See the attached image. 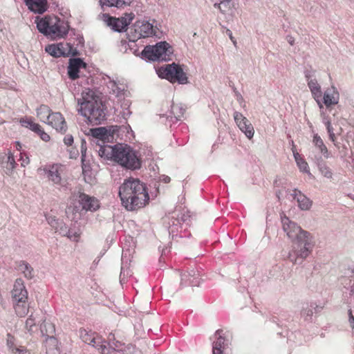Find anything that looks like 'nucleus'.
I'll use <instances>...</instances> for the list:
<instances>
[{
    "label": "nucleus",
    "instance_id": "6e6d98bb",
    "mask_svg": "<svg viewBox=\"0 0 354 354\" xmlns=\"http://www.w3.org/2000/svg\"><path fill=\"white\" fill-rule=\"evenodd\" d=\"M86 150H84L83 146L82 147V161L84 163L85 158Z\"/></svg>",
    "mask_w": 354,
    "mask_h": 354
},
{
    "label": "nucleus",
    "instance_id": "4468645a",
    "mask_svg": "<svg viewBox=\"0 0 354 354\" xmlns=\"http://www.w3.org/2000/svg\"><path fill=\"white\" fill-rule=\"evenodd\" d=\"M37 115L39 120L45 123H52V120H55L63 121L60 113H50V109L46 105H41L37 109Z\"/></svg>",
    "mask_w": 354,
    "mask_h": 354
},
{
    "label": "nucleus",
    "instance_id": "1a4fd4ad",
    "mask_svg": "<svg viewBox=\"0 0 354 354\" xmlns=\"http://www.w3.org/2000/svg\"><path fill=\"white\" fill-rule=\"evenodd\" d=\"M307 238L308 236L302 237L296 240L297 242L295 243L294 250L289 253V257L292 261H296L298 258L304 259L311 253L312 246Z\"/></svg>",
    "mask_w": 354,
    "mask_h": 354
},
{
    "label": "nucleus",
    "instance_id": "37998d69",
    "mask_svg": "<svg viewBox=\"0 0 354 354\" xmlns=\"http://www.w3.org/2000/svg\"><path fill=\"white\" fill-rule=\"evenodd\" d=\"M80 236V233L77 231H74L71 229L68 230V233L66 234V236L68 237L71 241H77Z\"/></svg>",
    "mask_w": 354,
    "mask_h": 354
},
{
    "label": "nucleus",
    "instance_id": "a18cd8bd",
    "mask_svg": "<svg viewBox=\"0 0 354 354\" xmlns=\"http://www.w3.org/2000/svg\"><path fill=\"white\" fill-rule=\"evenodd\" d=\"M13 354H30V353L25 349L24 347L20 346L12 349Z\"/></svg>",
    "mask_w": 354,
    "mask_h": 354
},
{
    "label": "nucleus",
    "instance_id": "473e14b6",
    "mask_svg": "<svg viewBox=\"0 0 354 354\" xmlns=\"http://www.w3.org/2000/svg\"><path fill=\"white\" fill-rule=\"evenodd\" d=\"M62 119L63 121H59L57 120H52V123H47L48 124L50 125L53 128H54L55 130L61 132H65L67 126L65 121L64 118L62 115Z\"/></svg>",
    "mask_w": 354,
    "mask_h": 354
},
{
    "label": "nucleus",
    "instance_id": "a211bd4d",
    "mask_svg": "<svg viewBox=\"0 0 354 354\" xmlns=\"http://www.w3.org/2000/svg\"><path fill=\"white\" fill-rule=\"evenodd\" d=\"M86 64L80 58H71L68 66V75L71 80L79 77V70L86 68Z\"/></svg>",
    "mask_w": 354,
    "mask_h": 354
},
{
    "label": "nucleus",
    "instance_id": "8fccbe9b",
    "mask_svg": "<svg viewBox=\"0 0 354 354\" xmlns=\"http://www.w3.org/2000/svg\"><path fill=\"white\" fill-rule=\"evenodd\" d=\"M38 134L40 136L41 138L45 142H47L50 140L49 135L45 133L42 129L40 130V132H39Z\"/></svg>",
    "mask_w": 354,
    "mask_h": 354
},
{
    "label": "nucleus",
    "instance_id": "58836bf2",
    "mask_svg": "<svg viewBox=\"0 0 354 354\" xmlns=\"http://www.w3.org/2000/svg\"><path fill=\"white\" fill-rule=\"evenodd\" d=\"M26 329L30 333H33L36 329V322L35 317L33 315H30V317L26 319L25 324Z\"/></svg>",
    "mask_w": 354,
    "mask_h": 354
},
{
    "label": "nucleus",
    "instance_id": "c85d7f7f",
    "mask_svg": "<svg viewBox=\"0 0 354 354\" xmlns=\"http://www.w3.org/2000/svg\"><path fill=\"white\" fill-rule=\"evenodd\" d=\"M219 3H215L214 6L218 8L223 14H228L234 7L232 0H219Z\"/></svg>",
    "mask_w": 354,
    "mask_h": 354
},
{
    "label": "nucleus",
    "instance_id": "f03ea898",
    "mask_svg": "<svg viewBox=\"0 0 354 354\" xmlns=\"http://www.w3.org/2000/svg\"><path fill=\"white\" fill-rule=\"evenodd\" d=\"M99 156L104 160H113L130 169L140 168V162L135 151L128 145L118 144L113 146L97 143Z\"/></svg>",
    "mask_w": 354,
    "mask_h": 354
},
{
    "label": "nucleus",
    "instance_id": "680f3d73",
    "mask_svg": "<svg viewBox=\"0 0 354 354\" xmlns=\"http://www.w3.org/2000/svg\"><path fill=\"white\" fill-rule=\"evenodd\" d=\"M162 180H163L165 183H169V182H170V178H169V177H168V176H165V177H164V178L162 179Z\"/></svg>",
    "mask_w": 354,
    "mask_h": 354
},
{
    "label": "nucleus",
    "instance_id": "ddd939ff",
    "mask_svg": "<svg viewBox=\"0 0 354 354\" xmlns=\"http://www.w3.org/2000/svg\"><path fill=\"white\" fill-rule=\"evenodd\" d=\"M134 17V14L131 12L126 13L124 17L120 18L109 17L108 25L115 31L121 32L130 24Z\"/></svg>",
    "mask_w": 354,
    "mask_h": 354
},
{
    "label": "nucleus",
    "instance_id": "79ce46f5",
    "mask_svg": "<svg viewBox=\"0 0 354 354\" xmlns=\"http://www.w3.org/2000/svg\"><path fill=\"white\" fill-rule=\"evenodd\" d=\"M234 120H235L237 126L239 127L241 131H243V119L242 113H238V112H235L234 115Z\"/></svg>",
    "mask_w": 354,
    "mask_h": 354
},
{
    "label": "nucleus",
    "instance_id": "aec40b11",
    "mask_svg": "<svg viewBox=\"0 0 354 354\" xmlns=\"http://www.w3.org/2000/svg\"><path fill=\"white\" fill-rule=\"evenodd\" d=\"M108 88L110 89V93L117 97H120L124 95L126 91V85L120 80H110L107 83Z\"/></svg>",
    "mask_w": 354,
    "mask_h": 354
},
{
    "label": "nucleus",
    "instance_id": "c756f323",
    "mask_svg": "<svg viewBox=\"0 0 354 354\" xmlns=\"http://www.w3.org/2000/svg\"><path fill=\"white\" fill-rule=\"evenodd\" d=\"M40 331L43 336L48 337L50 336H53L55 328L51 322L44 320L43 323L40 325Z\"/></svg>",
    "mask_w": 354,
    "mask_h": 354
},
{
    "label": "nucleus",
    "instance_id": "7ed1b4c3",
    "mask_svg": "<svg viewBox=\"0 0 354 354\" xmlns=\"http://www.w3.org/2000/svg\"><path fill=\"white\" fill-rule=\"evenodd\" d=\"M78 112L90 122L100 123L105 119L104 105L95 92L90 88L82 91L81 98L77 100Z\"/></svg>",
    "mask_w": 354,
    "mask_h": 354
},
{
    "label": "nucleus",
    "instance_id": "4d7b16f0",
    "mask_svg": "<svg viewBox=\"0 0 354 354\" xmlns=\"http://www.w3.org/2000/svg\"><path fill=\"white\" fill-rule=\"evenodd\" d=\"M28 163H29V159H28V158H26V159L23 160V162H21V166L25 167Z\"/></svg>",
    "mask_w": 354,
    "mask_h": 354
},
{
    "label": "nucleus",
    "instance_id": "de8ad7c7",
    "mask_svg": "<svg viewBox=\"0 0 354 354\" xmlns=\"http://www.w3.org/2000/svg\"><path fill=\"white\" fill-rule=\"evenodd\" d=\"M196 272L194 271H191L190 272H187V273H184L182 277H181V284L183 285L184 283V282H185L186 281H187L188 278L190 277V276H192L194 277L195 275Z\"/></svg>",
    "mask_w": 354,
    "mask_h": 354
},
{
    "label": "nucleus",
    "instance_id": "3c124183",
    "mask_svg": "<svg viewBox=\"0 0 354 354\" xmlns=\"http://www.w3.org/2000/svg\"><path fill=\"white\" fill-rule=\"evenodd\" d=\"M348 315H349L348 322L350 324V326L352 328V330H354V317L352 314L351 310H349Z\"/></svg>",
    "mask_w": 354,
    "mask_h": 354
},
{
    "label": "nucleus",
    "instance_id": "a878e982",
    "mask_svg": "<svg viewBox=\"0 0 354 354\" xmlns=\"http://www.w3.org/2000/svg\"><path fill=\"white\" fill-rule=\"evenodd\" d=\"M59 49L64 57H75L79 55L76 48H73L69 43H59Z\"/></svg>",
    "mask_w": 354,
    "mask_h": 354
},
{
    "label": "nucleus",
    "instance_id": "20e7f679",
    "mask_svg": "<svg viewBox=\"0 0 354 354\" xmlns=\"http://www.w3.org/2000/svg\"><path fill=\"white\" fill-rule=\"evenodd\" d=\"M79 336L84 343L95 348L101 354H121L123 344L120 341H115L114 335L112 333L108 337L109 342L102 339L96 333L86 329H80Z\"/></svg>",
    "mask_w": 354,
    "mask_h": 354
},
{
    "label": "nucleus",
    "instance_id": "c9c22d12",
    "mask_svg": "<svg viewBox=\"0 0 354 354\" xmlns=\"http://www.w3.org/2000/svg\"><path fill=\"white\" fill-rule=\"evenodd\" d=\"M19 270L21 271L24 277L27 279H32L34 276L32 268L26 263L22 262L19 266Z\"/></svg>",
    "mask_w": 354,
    "mask_h": 354
},
{
    "label": "nucleus",
    "instance_id": "5701e85b",
    "mask_svg": "<svg viewBox=\"0 0 354 354\" xmlns=\"http://www.w3.org/2000/svg\"><path fill=\"white\" fill-rule=\"evenodd\" d=\"M294 199H296L299 208L302 210L310 209L312 205V201L304 195L300 191L295 189L292 194Z\"/></svg>",
    "mask_w": 354,
    "mask_h": 354
},
{
    "label": "nucleus",
    "instance_id": "0e129e2a",
    "mask_svg": "<svg viewBox=\"0 0 354 354\" xmlns=\"http://www.w3.org/2000/svg\"><path fill=\"white\" fill-rule=\"evenodd\" d=\"M288 42L290 43V45L292 46L294 44V39H290L288 40Z\"/></svg>",
    "mask_w": 354,
    "mask_h": 354
},
{
    "label": "nucleus",
    "instance_id": "6ab92c4d",
    "mask_svg": "<svg viewBox=\"0 0 354 354\" xmlns=\"http://www.w3.org/2000/svg\"><path fill=\"white\" fill-rule=\"evenodd\" d=\"M0 163L2 167L5 169L6 174L11 176L17 165L13 154L11 152L1 154Z\"/></svg>",
    "mask_w": 354,
    "mask_h": 354
},
{
    "label": "nucleus",
    "instance_id": "b1692460",
    "mask_svg": "<svg viewBox=\"0 0 354 354\" xmlns=\"http://www.w3.org/2000/svg\"><path fill=\"white\" fill-rule=\"evenodd\" d=\"M93 137L99 139L100 142H104V140H109L112 137L111 131L105 127H97L90 130Z\"/></svg>",
    "mask_w": 354,
    "mask_h": 354
},
{
    "label": "nucleus",
    "instance_id": "69168bd1",
    "mask_svg": "<svg viewBox=\"0 0 354 354\" xmlns=\"http://www.w3.org/2000/svg\"><path fill=\"white\" fill-rule=\"evenodd\" d=\"M353 333L354 334V330H353Z\"/></svg>",
    "mask_w": 354,
    "mask_h": 354
},
{
    "label": "nucleus",
    "instance_id": "864d4df0",
    "mask_svg": "<svg viewBox=\"0 0 354 354\" xmlns=\"http://www.w3.org/2000/svg\"><path fill=\"white\" fill-rule=\"evenodd\" d=\"M303 315H306L307 317L312 316L313 310L311 309H306L302 311Z\"/></svg>",
    "mask_w": 354,
    "mask_h": 354
},
{
    "label": "nucleus",
    "instance_id": "cd10ccee",
    "mask_svg": "<svg viewBox=\"0 0 354 354\" xmlns=\"http://www.w3.org/2000/svg\"><path fill=\"white\" fill-rule=\"evenodd\" d=\"M313 142L325 158L329 157L328 150L319 136L315 134L313 137Z\"/></svg>",
    "mask_w": 354,
    "mask_h": 354
},
{
    "label": "nucleus",
    "instance_id": "0eeeda50",
    "mask_svg": "<svg viewBox=\"0 0 354 354\" xmlns=\"http://www.w3.org/2000/svg\"><path fill=\"white\" fill-rule=\"evenodd\" d=\"M158 28L146 21H138L131 28L130 37L132 41H136L142 37H149L157 35Z\"/></svg>",
    "mask_w": 354,
    "mask_h": 354
},
{
    "label": "nucleus",
    "instance_id": "7c9ffc66",
    "mask_svg": "<svg viewBox=\"0 0 354 354\" xmlns=\"http://www.w3.org/2000/svg\"><path fill=\"white\" fill-rule=\"evenodd\" d=\"M293 155L297 166L302 172L309 173V167L307 162L303 158L301 154L293 150Z\"/></svg>",
    "mask_w": 354,
    "mask_h": 354
},
{
    "label": "nucleus",
    "instance_id": "49530a36",
    "mask_svg": "<svg viewBox=\"0 0 354 354\" xmlns=\"http://www.w3.org/2000/svg\"><path fill=\"white\" fill-rule=\"evenodd\" d=\"M7 345L10 349L15 348L16 347H14V342L15 338L12 337L10 334L7 335Z\"/></svg>",
    "mask_w": 354,
    "mask_h": 354
},
{
    "label": "nucleus",
    "instance_id": "13d9d810",
    "mask_svg": "<svg viewBox=\"0 0 354 354\" xmlns=\"http://www.w3.org/2000/svg\"><path fill=\"white\" fill-rule=\"evenodd\" d=\"M187 213H188V214H190V212H187ZM189 217H190V214H188L187 216V215H183V216H182V220H183V221H187L188 218H189Z\"/></svg>",
    "mask_w": 354,
    "mask_h": 354
},
{
    "label": "nucleus",
    "instance_id": "c03bdc74",
    "mask_svg": "<svg viewBox=\"0 0 354 354\" xmlns=\"http://www.w3.org/2000/svg\"><path fill=\"white\" fill-rule=\"evenodd\" d=\"M254 130L253 127L250 125L245 124V136L248 138L249 139H251L254 136Z\"/></svg>",
    "mask_w": 354,
    "mask_h": 354
},
{
    "label": "nucleus",
    "instance_id": "bf43d9fd",
    "mask_svg": "<svg viewBox=\"0 0 354 354\" xmlns=\"http://www.w3.org/2000/svg\"><path fill=\"white\" fill-rule=\"evenodd\" d=\"M16 147L17 150H21V145L19 142L17 141L16 142Z\"/></svg>",
    "mask_w": 354,
    "mask_h": 354
},
{
    "label": "nucleus",
    "instance_id": "052dcab7",
    "mask_svg": "<svg viewBox=\"0 0 354 354\" xmlns=\"http://www.w3.org/2000/svg\"><path fill=\"white\" fill-rule=\"evenodd\" d=\"M77 154H78L77 151H74V152L71 151V158H75Z\"/></svg>",
    "mask_w": 354,
    "mask_h": 354
},
{
    "label": "nucleus",
    "instance_id": "e2e57ef3",
    "mask_svg": "<svg viewBox=\"0 0 354 354\" xmlns=\"http://www.w3.org/2000/svg\"><path fill=\"white\" fill-rule=\"evenodd\" d=\"M325 176L328 177V178H330L332 176V173L330 171H327L326 174H325Z\"/></svg>",
    "mask_w": 354,
    "mask_h": 354
},
{
    "label": "nucleus",
    "instance_id": "412c9836",
    "mask_svg": "<svg viewBox=\"0 0 354 354\" xmlns=\"http://www.w3.org/2000/svg\"><path fill=\"white\" fill-rule=\"evenodd\" d=\"M308 86L312 93V95L317 102L319 107L320 109H323V105L322 102V89L321 86L318 83L316 79H311L308 82Z\"/></svg>",
    "mask_w": 354,
    "mask_h": 354
},
{
    "label": "nucleus",
    "instance_id": "39448f33",
    "mask_svg": "<svg viewBox=\"0 0 354 354\" xmlns=\"http://www.w3.org/2000/svg\"><path fill=\"white\" fill-rule=\"evenodd\" d=\"M173 53L171 46L166 41H161L155 46H148L145 48L142 54L152 61H167L170 59Z\"/></svg>",
    "mask_w": 354,
    "mask_h": 354
},
{
    "label": "nucleus",
    "instance_id": "2eb2a0df",
    "mask_svg": "<svg viewBox=\"0 0 354 354\" xmlns=\"http://www.w3.org/2000/svg\"><path fill=\"white\" fill-rule=\"evenodd\" d=\"M339 98V93L335 87L327 88L324 91V95H322V105H325L327 109H330L333 106L337 104Z\"/></svg>",
    "mask_w": 354,
    "mask_h": 354
},
{
    "label": "nucleus",
    "instance_id": "393cba45",
    "mask_svg": "<svg viewBox=\"0 0 354 354\" xmlns=\"http://www.w3.org/2000/svg\"><path fill=\"white\" fill-rule=\"evenodd\" d=\"M45 346L47 354H59L57 339L54 336L46 339Z\"/></svg>",
    "mask_w": 354,
    "mask_h": 354
},
{
    "label": "nucleus",
    "instance_id": "f257e3e1",
    "mask_svg": "<svg viewBox=\"0 0 354 354\" xmlns=\"http://www.w3.org/2000/svg\"><path fill=\"white\" fill-rule=\"evenodd\" d=\"M122 205L128 210H134L145 206L149 200L145 184L138 178L126 179L119 189Z\"/></svg>",
    "mask_w": 354,
    "mask_h": 354
},
{
    "label": "nucleus",
    "instance_id": "2f4dec72",
    "mask_svg": "<svg viewBox=\"0 0 354 354\" xmlns=\"http://www.w3.org/2000/svg\"><path fill=\"white\" fill-rule=\"evenodd\" d=\"M14 307L16 314L19 317H24L28 313V306L26 301L18 302L14 301Z\"/></svg>",
    "mask_w": 354,
    "mask_h": 354
},
{
    "label": "nucleus",
    "instance_id": "e433bc0d",
    "mask_svg": "<svg viewBox=\"0 0 354 354\" xmlns=\"http://www.w3.org/2000/svg\"><path fill=\"white\" fill-rule=\"evenodd\" d=\"M46 51L51 56L55 57H59L62 56V53L59 49V44H51L48 45L45 48Z\"/></svg>",
    "mask_w": 354,
    "mask_h": 354
},
{
    "label": "nucleus",
    "instance_id": "f3484780",
    "mask_svg": "<svg viewBox=\"0 0 354 354\" xmlns=\"http://www.w3.org/2000/svg\"><path fill=\"white\" fill-rule=\"evenodd\" d=\"M79 203L82 205L83 209L86 211H95L99 207V201L94 197L90 196L84 193L79 195Z\"/></svg>",
    "mask_w": 354,
    "mask_h": 354
},
{
    "label": "nucleus",
    "instance_id": "f704fd0d",
    "mask_svg": "<svg viewBox=\"0 0 354 354\" xmlns=\"http://www.w3.org/2000/svg\"><path fill=\"white\" fill-rule=\"evenodd\" d=\"M120 342L123 344L121 349V354H141L140 350L137 348L134 345L131 344L125 345L124 343Z\"/></svg>",
    "mask_w": 354,
    "mask_h": 354
},
{
    "label": "nucleus",
    "instance_id": "5fc2aeb1",
    "mask_svg": "<svg viewBox=\"0 0 354 354\" xmlns=\"http://www.w3.org/2000/svg\"><path fill=\"white\" fill-rule=\"evenodd\" d=\"M226 32H227V35L230 37V38L232 40V41L233 42V44L234 45H236V40H234V38L232 36V33L231 30H227Z\"/></svg>",
    "mask_w": 354,
    "mask_h": 354
},
{
    "label": "nucleus",
    "instance_id": "f8f14e48",
    "mask_svg": "<svg viewBox=\"0 0 354 354\" xmlns=\"http://www.w3.org/2000/svg\"><path fill=\"white\" fill-rule=\"evenodd\" d=\"M49 181L53 184L62 185L64 183L65 167L60 164L50 165L44 169Z\"/></svg>",
    "mask_w": 354,
    "mask_h": 354
},
{
    "label": "nucleus",
    "instance_id": "423d86ee",
    "mask_svg": "<svg viewBox=\"0 0 354 354\" xmlns=\"http://www.w3.org/2000/svg\"><path fill=\"white\" fill-rule=\"evenodd\" d=\"M158 75L162 78H165L169 82L185 84L188 82L186 73H184L180 66L173 63L161 66L157 71Z\"/></svg>",
    "mask_w": 354,
    "mask_h": 354
},
{
    "label": "nucleus",
    "instance_id": "ea45409f",
    "mask_svg": "<svg viewBox=\"0 0 354 354\" xmlns=\"http://www.w3.org/2000/svg\"><path fill=\"white\" fill-rule=\"evenodd\" d=\"M56 225L57 226L55 228L56 232H59L62 236H66L70 229L62 222H56Z\"/></svg>",
    "mask_w": 354,
    "mask_h": 354
},
{
    "label": "nucleus",
    "instance_id": "9d476101",
    "mask_svg": "<svg viewBox=\"0 0 354 354\" xmlns=\"http://www.w3.org/2000/svg\"><path fill=\"white\" fill-rule=\"evenodd\" d=\"M281 218L283 229L290 239L296 241L302 237H307L308 233L301 230L296 223L290 221L286 215L281 216Z\"/></svg>",
    "mask_w": 354,
    "mask_h": 354
},
{
    "label": "nucleus",
    "instance_id": "9b49d317",
    "mask_svg": "<svg viewBox=\"0 0 354 354\" xmlns=\"http://www.w3.org/2000/svg\"><path fill=\"white\" fill-rule=\"evenodd\" d=\"M68 30V25L57 17H50L46 35L52 38L62 37Z\"/></svg>",
    "mask_w": 354,
    "mask_h": 354
},
{
    "label": "nucleus",
    "instance_id": "4c0bfd02",
    "mask_svg": "<svg viewBox=\"0 0 354 354\" xmlns=\"http://www.w3.org/2000/svg\"><path fill=\"white\" fill-rule=\"evenodd\" d=\"M21 122L24 127L29 128L37 133L40 132V130L41 129L39 124L35 123L31 120H23L21 121Z\"/></svg>",
    "mask_w": 354,
    "mask_h": 354
},
{
    "label": "nucleus",
    "instance_id": "72a5a7b5",
    "mask_svg": "<svg viewBox=\"0 0 354 354\" xmlns=\"http://www.w3.org/2000/svg\"><path fill=\"white\" fill-rule=\"evenodd\" d=\"M50 17H46L37 21V27L39 31L44 35L46 34L48 26H49V21Z\"/></svg>",
    "mask_w": 354,
    "mask_h": 354
},
{
    "label": "nucleus",
    "instance_id": "6e6552de",
    "mask_svg": "<svg viewBox=\"0 0 354 354\" xmlns=\"http://www.w3.org/2000/svg\"><path fill=\"white\" fill-rule=\"evenodd\" d=\"M230 335L223 330H217L214 335L212 354H229Z\"/></svg>",
    "mask_w": 354,
    "mask_h": 354
},
{
    "label": "nucleus",
    "instance_id": "603ef678",
    "mask_svg": "<svg viewBox=\"0 0 354 354\" xmlns=\"http://www.w3.org/2000/svg\"><path fill=\"white\" fill-rule=\"evenodd\" d=\"M48 223L54 227L55 228V227L57 226L56 225V222H58L57 221H55V219H54V218H52V217H50L48 219Z\"/></svg>",
    "mask_w": 354,
    "mask_h": 354
},
{
    "label": "nucleus",
    "instance_id": "4be33fe9",
    "mask_svg": "<svg viewBox=\"0 0 354 354\" xmlns=\"http://www.w3.org/2000/svg\"><path fill=\"white\" fill-rule=\"evenodd\" d=\"M26 5L28 8L37 13H43L47 10L46 0H24Z\"/></svg>",
    "mask_w": 354,
    "mask_h": 354
},
{
    "label": "nucleus",
    "instance_id": "bb28decb",
    "mask_svg": "<svg viewBox=\"0 0 354 354\" xmlns=\"http://www.w3.org/2000/svg\"><path fill=\"white\" fill-rule=\"evenodd\" d=\"M102 6L116 7L118 8L129 6L131 0H100Z\"/></svg>",
    "mask_w": 354,
    "mask_h": 354
},
{
    "label": "nucleus",
    "instance_id": "dca6fc26",
    "mask_svg": "<svg viewBox=\"0 0 354 354\" xmlns=\"http://www.w3.org/2000/svg\"><path fill=\"white\" fill-rule=\"evenodd\" d=\"M12 296L14 301L23 302L26 301L28 292L21 279H17L14 284L12 290Z\"/></svg>",
    "mask_w": 354,
    "mask_h": 354
},
{
    "label": "nucleus",
    "instance_id": "09e8293b",
    "mask_svg": "<svg viewBox=\"0 0 354 354\" xmlns=\"http://www.w3.org/2000/svg\"><path fill=\"white\" fill-rule=\"evenodd\" d=\"M64 142L66 145H71L73 142V137L71 135H66L64 137Z\"/></svg>",
    "mask_w": 354,
    "mask_h": 354
},
{
    "label": "nucleus",
    "instance_id": "a19ab883",
    "mask_svg": "<svg viewBox=\"0 0 354 354\" xmlns=\"http://www.w3.org/2000/svg\"><path fill=\"white\" fill-rule=\"evenodd\" d=\"M325 124H326V129H327V131L329 134V138L330 140L335 142V140H336V136L333 132V129L331 126V124H330V121H326L325 122Z\"/></svg>",
    "mask_w": 354,
    "mask_h": 354
}]
</instances>
